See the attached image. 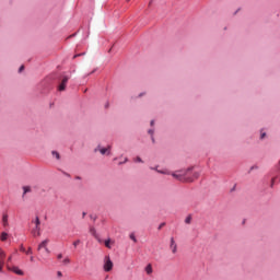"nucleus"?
I'll return each instance as SVG.
<instances>
[{
  "label": "nucleus",
  "mask_w": 280,
  "mask_h": 280,
  "mask_svg": "<svg viewBox=\"0 0 280 280\" xmlns=\"http://www.w3.org/2000/svg\"><path fill=\"white\" fill-rule=\"evenodd\" d=\"M62 264H63L65 266H68V264H71V259H69V257H67V258H65V259L62 260Z\"/></svg>",
  "instance_id": "16"
},
{
  "label": "nucleus",
  "mask_w": 280,
  "mask_h": 280,
  "mask_svg": "<svg viewBox=\"0 0 280 280\" xmlns=\"http://www.w3.org/2000/svg\"><path fill=\"white\" fill-rule=\"evenodd\" d=\"M47 244H49V240H48V238H46L45 241H43V242L38 245L37 250L40 252V250H43V248H47Z\"/></svg>",
  "instance_id": "7"
},
{
  "label": "nucleus",
  "mask_w": 280,
  "mask_h": 280,
  "mask_svg": "<svg viewBox=\"0 0 280 280\" xmlns=\"http://www.w3.org/2000/svg\"><path fill=\"white\" fill-rule=\"evenodd\" d=\"M82 217L85 218V217H86V212H83V213H82Z\"/></svg>",
  "instance_id": "33"
},
{
  "label": "nucleus",
  "mask_w": 280,
  "mask_h": 280,
  "mask_svg": "<svg viewBox=\"0 0 280 280\" xmlns=\"http://www.w3.org/2000/svg\"><path fill=\"white\" fill-rule=\"evenodd\" d=\"M151 170H155V172H158V174H170V172L168 171H161V170H159V168H154V167H151Z\"/></svg>",
  "instance_id": "10"
},
{
  "label": "nucleus",
  "mask_w": 280,
  "mask_h": 280,
  "mask_svg": "<svg viewBox=\"0 0 280 280\" xmlns=\"http://www.w3.org/2000/svg\"><path fill=\"white\" fill-rule=\"evenodd\" d=\"M0 240H1V242H5V240H8V233L2 232L0 235Z\"/></svg>",
  "instance_id": "11"
},
{
  "label": "nucleus",
  "mask_w": 280,
  "mask_h": 280,
  "mask_svg": "<svg viewBox=\"0 0 280 280\" xmlns=\"http://www.w3.org/2000/svg\"><path fill=\"white\" fill-rule=\"evenodd\" d=\"M26 255H32V247H28V249L26 250Z\"/></svg>",
  "instance_id": "23"
},
{
  "label": "nucleus",
  "mask_w": 280,
  "mask_h": 280,
  "mask_svg": "<svg viewBox=\"0 0 280 280\" xmlns=\"http://www.w3.org/2000/svg\"><path fill=\"white\" fill-rule=\"evenodd\" d=\"M5 252L0 248V272L3 270V266H5Z\"/></svg>",
  "instance_id": "6"
},
{
  "label": "nucleus",
  "mask_w": 280,
  "mask_h": 280,
  "mask_svg": "<svg viewBox=\"0 0 280 280\" xmlns=\"http://www.w3.org/2000/svg\"><path fill=\"white\" fill-rule=\"evenodd\" d=\"M136 163H143V160H141L139 156L136 158Z\"/></svg>",
  "instance_id": "21"
},
{
  "label": "nucleus",
  "mask_w": 280,
  "mask_h": 280,
  "mask_svg": "<svg viewBox=\"0 0 280 280\" xmlns=\"http://www.w3.org/2000/svg\"><path fill=\"white\" fill-rule=\"evenodd\" d=\"M21 250H22V253H25V247H22Z\"/></svg>",
  "instance_id": "34"
},
{
  "label": "nucleus",
  "mask_w": 280,
  "mask_h": 280,
  "mask_svg": "<svg viewBox=\"0 0 280 280\" xmlns=\"http://www.w3.org/2000/svg\"><path fill=\"white\" fill-rule=\"evenodd\" d=\"M25 69V66H21L19 72L21 73Z\"/></svg>",
  "instance_id": "25"
},
{
  "label": "nucleus",
  "mask_w": 280,
  "mask_h": 280,
  "mask_svg": "<svg viewBox=\"0 0 280 280\" xmlns=\"http://www.w3.org/2000/svg\"><path fill=\"white\" fill-rule=\"evenodd\" d=\"M90 232L92 233V235H95V228H91Z\"/></svg>",
  "instance_id": "24"
},
{
  "label": "nucleus",
  "mask_w": 280,
  "mask_h": 280,
  "mask_svg": "<svg viewBox=\"0 0 280 280\" xmlns=\"http://www.w3.org/2000/svg\"><path fill=\"white\" fill-rule=\"evenodd\" d=\"M2 222H3L4 226L8 224V214H3Z\"/></svg>",
  "instance_id": "15"
},
{
  "label": "nucleus",
  "mask_w": 280,
  "mask_h": 280,
  "mask_svg": "<svg viewBox=\"0 0 280 280\" xmlns=\"http://www.w3.org/2000/svg\"><path fill=\"white\" fill-rule=\"evenodd\" d=\"M185 223H186V224H191V215H188V217L185 219Z\"/></svg>",
  "instance_id": "17"
},
{
  "label": "nucleus",
  "mask_w": 280,
  "mask_h": 280,
  "mask_svg": "<svg viewBox=\"0 0 280 280\" xmlns=\"http://www.w3.org/2000/svg\"><path fill=\"white\" fill-rule=\"evenodd\" d=\"M106 248H110V240L105 241Z\"/></svg>",
  "instance_id": "18"
},
{
  "label": "nucleus",
  "mask_w": 280,
  "mask_h": 280,
  "mask_svg": "<svg viewBox=\"0 0 280 280\" xmlns=\"http://www.w3.org/2000/svg\"><path fill=\"white\" fill-rule=\"evenodd\" d=\"M260 137H261V139H264V137H266V133H261V136H260Z\"/></svg>",
  "instance_id": "32"
},
{
  "label": "nucleus",
  "mask_w": 280,
  "mask_h": 280,
  "mask_svg": "<svg viewBox=\"0 0 280 280\" xmlns=\"http://www.w3.org/2000/svg\"><path fill=\"white\" fill-rule=\"evenodd\" d=\"M113 270V260H110V256H106L104 259V271L110 272Z\"/></svg>",
  "instance_id": "3"
},
{
  "label": "nucleus",
  "mask_w": 280,
  "mask_h": 280,
  "mask_svg": "<svg viewBox=\"0 0 280 280\" xmlns=\"http://www.w3.org/2000/svg\"><path fill=\"white\" fill-rule=\"evenodd\" d=\"M7 268L11 272H14L15 275H19L20 277H23V275H24L23 270L19 269V267H16V266H10V264H7Z\"/></svg>",
  "instance_id": "4"
},
{
  "label": "nucleus",
  "mask_w": 280,
  "mask_h": 280,
  "mask_svg": "<svg viewBox=\"0 0 280 280\" xmlns=\"http://www.w3.org/2000/svg\"><path fill=\"white\" fill-rule=\"evenodd\" d=\"M130 1V0H127V2Z\"/></svg>",
  "instance_id": "37"
},
{
  "label": "nucleus",
  "mask_w": 280,
  "mask_h": 280,
  "mask_svg": "<svg viewBox=\"0 0 280 280\" xmlns=\"http://www.w3.org/2000/svg\"><path fill=\"white\" fill-rule=\"evenodd\" d=\"M109 150H110V147L102 148V149H100V152H101V154H106V152H108Z\"/></svg>",
  "instance_id": "13"
},
{
  "label": "nucleus",
  "mask_w": 280,
  "mask_h": 280,
  "mask_svg": "<svg viewBox=\"0 0 280 280\" xmlns=\"http://www.w3.org/2000/svg\"><path fill=\"white\" fill-rule=\"evenodd\" d=\"M57 258L62 259V254H58Z\"/></svg>",
  "instance_id": "30"
},
{
  "label": "nucleus",
  "mask_w": 280,
  "mask_h": 280,
  "mask_svg": "<svg viewBox=\"0 0 280 280\" xmlns=\"http://www.w3.org/2000/svg\"><path fill=\"white\" fill-rule=\"evenodd\" d=\"M129 237L130 240H132V242H137V237L135 236V234H130Z\"/></svg>",
  "instance_id": "19"
},
{
  "label": "nucleus",
  "mask_w": 280,
  "mask_h": 280,
  "mask_svg": "<svg viewBox=\"0 0 280 280\" xmlns=\"http://www.w3.org/2000/svg\"><path fill=\"white\" fill-rule=\"evenodd\" d=\"M151 126H154V120H151Z\"/></svg>",
  "instance_id": "36"
},
{
  "label": "nucleus",
  "mask_w": 280,
  "mask_h": 280,
  "mask_svg": "<svg viewBox=\"0 0 280 280\" xmlns=\"http://www.w3.org/2000/svg\"><path fill=\"white\" fill-rule=\"evenodd\" d=\"M51 154L56 156L57 160H60V153H58V151H52Z\"/></svg>",
  "instance_id": "14"
},
{
  "label": "nucleus",
  "mask_w": 280,
  "mask_h": 280,
  "mask_svg": "<svg viewBox=\"0 0 280 280\" xmlns=\"http://www.w3.org/2000/svg\"><path fill=\"white\" fill-rule=\"evenodd\" d=\"M145 272H147V275H152V265H148L145 267Z\"/></svg>",
  "instance_id": "12"
},
{
  "label": "nucleus",
  "mask_w": 280,
  "mask_h": 280,
  "mask_svg": "<svg viewBox=\"0 0 280 280\" xmlns=\"http://www.w3.org/2000/svg\"><path fill=\"white\" fill-rule=\"evenodd\" d=\"M171 249L173 254H176L177 245L176 242L174 241V237L171 238Z\"/></svg>",
  "instance_id": "9"
},
{
  "label": "nucleus",
  "mask_w": 280,
  "mask_h": 280,
  "mask_svg": "<svg viewBox=\"0 0 280 280\" xmlns=\"http://www.w3.org/2000/svg\"><path fill=\"white\" fill-rule=\"evenodd\" d=\"M79 244H80V240L74 241V242H73L74 248H77Z\"/></svg>",
  "instance_id": "20"
},
{
  "label": "nucleus",
  "mask_w": 280,
  "mask_h": 280,
  "mask_svg": "<svg viewBox=\"0 0 280 280\" xmlns=\"http://www.w3.org/2000/svg\"><path fill=\"white\" fill-rule=\"evenodd\" d=\"M22 189H23L22 198H25V195L31 194V191H32L31 186H23Z\"/></svg>",
  "instance_id": "8"
},
{
  "label": "nucleus",
  "mask_w": 280,
  "mask_h": 280,
  "mask_svg": "<svg viewBox=\"0 0 280 280\" xmlns=\"http://www.w3.org/2000/svg\"><path fill=\"white\" fill-rule=\"evenodd\" d=\"M67 82H69V77H62L58 91H65L67 89Z\"/></svg>",
  "instance_id": "5"
},
{
  "label": "nucleus",
  "mask_w": 280,
  "mask_h": 280,
  "mask_svg": "<svg viewBox=\"0 0 280 280\" xmlns=\"http://www.w3.org/2000/svg\"><path fill=\"white\" fill-rule=\"evenodd\" d=\"M163 226H165V223H161V224L159 225V231H161V229H162Z\"/></svg>",
  "instance_id": "27"
},
{
  "label": "nucleus",
  "mask_w": 280,
  "mask_h": 280,
  "mask_svg": "<svg viewBox=\"0 0 280 280\" xmlns=\"http://www.w3.org/2000/svg\"><path fill=\"white\" fill-rule=\"evenodd\" d=\"M191 172V168L184 170V171H176L172 173V177L180 180L182 183H194V179L200 176L199 173H194V177H187V174Z\"/></svg>",
  "instance_id": "1"
},
{
  "label": "nucleus",
  "mask_w": 280,
  "mask_h": 280,
  "mask_svg": "<svg viewBox=\"0 0 280 280\" xmlns=\"http://www.w3.org/2000/svg\"><path fill=\"white\" fill-rule=\"evenodd\" d=\"M12 261V256H9L8 260H7V264L10 265V262Z\"/></svg>",
  "instance_id": "26"
},
{
  "label": "nucleus",
  "mask_w": 280,
  "mask_h": 280,
  "mask_svg": "<svg viewBox=\"0 0 280 280\" xmlns=\"http://www.w3.org/2000/svg\"><path fill=\"white\" fill-rule=\"evenodd\" d=\"M31 223L34 224V228L31 231L33 237H40V219L36 217Z\"/></svg>",
  "instance_id": "2"
},
{
  "label": "nucleus",
  "mask_w": 280,
  "mask_h": 280,
  "mask_svg": "<svg viewBox=\"0 0 280 280\" xmlns=\"http://www.w3.org/2000/svg\"><path fill=\"white\" fill-rule=\"evenodd\" d=\"M149 135H154V131L153 130H149Z\"/></svg>",
  "instance_id": "31"
},
{
  "label": "nucleus",
  "mask_w": 280,
  "mask_h": 280,
  "mask_svg": "<svg viewBox=\"0 0 280 280\" xmlns=\"http://www.w3.org/2000/svg\"><path fill=\"white\" fill-rule=\"evenodd\" d=\"M30 259H31V261H34V256H31V258H30Z\"/></svg>",
  "instance_id": "35"
},
{
  "label": "nucleus",
  "mask_w": 280,
  "mask_h": 280,
  "mask_svg": "<svg viewBox=\"0 0 280 280\" xmlns=\"http://www.w3.org/2000/svg\"><path fill=\"white\" fill-rule=\"evenodd\" d=\"M80 56H84V54H78L73 56V59L75 60V58H80Z\"/></svg>",
  "instance_id": "22"
},
{
  "label": "nucleus",
  "mask_w": 280,
  "mask_h": 280,
  "mask_svg": "<svg viewBox=\"0 0 280 280\" xmlns=\"http://www.w3.org/2000/svg\"><path fill=\"white\" fill-rule=\"evenodd\" d=\"M44 250L49 255V248L46 246V248H44Z\"/></svg>",
  "instance_id": "28"
},
{
  "label": "nucleus",
  "mask_w": 280,
  "mask_h": 280,
  "mask_svg": "<svg viewBox=\"0 0 280 280\" xmlns=\"http://www.w3.org/2000/svg\"><path fill=\"white\" fill-rule=\"evenodd\" d=\"M57 277H62V271H58Z\"/></svg>",
  "instance_id": "29"
}]
</instances>
